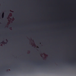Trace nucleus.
<instances>
[{
    "label": "nucleus",
    "mask_w": 76,
    "mask_h": 76,
    "mask_svg": "<svg viewBox=\"0 0 76 76\" xmlns=\"http://www.w3.org/2000/svg\"><path fill=\"white\" fill-rule=\"evenodd\" d=\"M6 69L7 70V71L8 70V69Z\"/></svg>",
    "instance_id": "nucleus-2"
},
{
    "label": "nucleus",
    "mask_w": 76,
    "mask_h": 76,
    "mask_svg": "<svg viewBox=\"0 0 76 76\" xmlns=\"http://www.w3.org/2000/svg\"><path fill=\"white\" fill-rule=\"evenodd\" d=\"M7 13H9V11H7Z\"/></svg>",
    "instance_id": "nucleus-1"
},
{
    "label": "nucleus",
    "mask_w": 76,
    "mask_h": 76,
    "mask_svg": "<svg viewBox=\"0 0 76 76\" xmlns=\"http://www.w3.org/2000/svg\"><path fill=\"white\" fill-rule=\"evenodd\" d=\"M3 17H4V15H3Z\"/></svg>",
    "instance_id": "nucleus-3"
}]
</instances>
